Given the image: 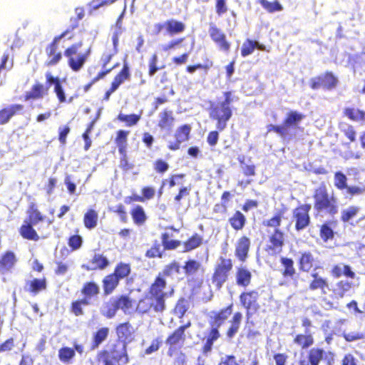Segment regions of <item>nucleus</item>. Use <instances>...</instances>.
I'll return each instance as SVG.
<instances>
[{
  "mask_svg": "<svg viewBox=\"0 0 365 365\" xmlns=\"http://www.w3.org/2000/svg\"><path fill=\"white\" fill-rule=\"evenodd\" d=\"M286 208L279 210L272 217L264 220L262 225L267 228H273L272 232L267 231V239L264 247L269 256L276 257L282 253L287 243V235L280 228L286 212Z\"/></svg>",
  "mask_w": 365,
  "mask_h": 365,
  "instance_id": "obj_1",
  "label": "nucleus"
},
{
  "mask_svg": "<svg viewBox=\"0 0 365 365\" xmlns=\"http://www.w3.org/2000/svg\"><path fill=\"white\" fill-rule=\"evenodd\" d=\"M222 101H210L207 109L209 118L215 122V127L220 130H224L227 127V123L232 116V103L238 99L233 91L223 92Z\"/></svg>",
  "mask_w": 365,
  "mask_h": 365,
  "instance_id": "obj_2",
  "label": "nucleus"
},
{
  "mask_svg": "<svg viewBox=\"0 0 365 365\" xmlns=\"http://www.w3.org/2000/svg\"><path fill=\"white\" fill-rule=\"evenodd\" d=\"M312 197L316 215H327L334 217L338 214V200L334 195L329 194L324 183H322L314 190Z\"/></svg>",
  "mask_w": 365,
  "mask_h": 365,
  "instance_id": "obj_3",
  "label": "nucleus"
},
{
  "mask_svg": "<svg viewBox=\"0 0 365 365\" xmlns=\"http://www.w3.org/2000/svg\"><path fill=\"white\" fill-rule=\"evenodd\" d=\"M82 298L73 300L69 307V312L75 317L84 315V308L93 304L100 294V287L94 281L84 282L80 289Z\"/></svg>",
  "mask_w": 365,
  "mask_h": 365,
  "instance_id": "obj_4",
  "label": "nucleus"
},
{
  "mask_svg": "<svg viewBox=\"0 0 365 365\" xmlns=\"http://www.w3.org/2000/svg\"><path fill=\"white\" fill-rule=\"evenodd\" d=\"M305 118V115L297 110L289 111L281 125L269 124L267 125V132L277 133L282 140L289 142L295 137L292 130L298 128V125Z\"/></svg>",
  "mask_w": 365,
  "mask_h": 365,
  "instance_id": "obj_5",
  "label": "nucleus"
},
{
  "mask_svg": "<svg viewBox=\"0 0 365 365\" xmlns=\"http://www.w3.org/2000/svg\"><path fill=\"white\" fill-rule=\"evenodd\" d=\"M82 46L83 42L78 41L71 44L64 50L67 64L71 70L74 72H78L83 68L91 53V48L81 51Z\"/></svg>",
  "mask_w": 365,
  "mask_h": 365,
  "instance_id": "obj_6",
  "label": "nucleus"
},
{
  "mask_svg": "<svg viewBox=\"0 0 365 365\" xmlns=\"http://www.w3.org/2000/svg\"><path fill=\"white\" fill-rule=\"evenodd\" d=\"M165 309V300L148 294V292L138 300L135 306V312L142 315L149 314L151 312L162 314Z\"/></svg>",
  "mask_w": 365,
  "mask_h": 365,
  "instance_id": "obj_7",
  "label": "nucleus"
},
{
  "mask_svg": "<svg viewBox=\"0 0 365 365\" xmlns=\"http://www.w3.org/2000/svg\"><path fill=\"white\" fill-rule=\"evenodd\" d=\"M233 268L232 260L230 258L220 257L213 269L211 276V282L215 289L219 291L223 284L228 280L229 276Z\"/></svg>",
  "mask_w": 365,
  "mask_h": 365,
  "instance_id": "obj_8",
  "label": "nucleus"
},
{
  "mask_svg": "<svg viewBox=\"0 0 365 365\" xmlns=\"http://www.w3.org/2000/svg\"><path fill=\"white\" fill-rule=\"evenodd\" d=\"M334 185L336 190L344 191V197L346 200H351L354 197L362 195L365 193V186L348 185V178L341 171L334 173Z\"/></svg>",
  "mask_w": 365,
  "mask_h": 365,
  "instance_id": "obj_9",
  "label": "nucleus"
},
{
  "mask_svg": "<svg viewBox=\"0 0 365 365\" xmlns=\"http://www.w3.org/2000/svg\"><path fill=\"white\" fill-rule=\"evenodd\" d=\"M260 294L257 289H246L239 295L240 305L245 309L247 319L252 314L258 312L261 307L259 303Z\"/></svg>",
  "mask_w": 365,
  "mask_h": 365,
  "instance_id": "obj_10",
  "label": "nucleus"
},
{
  "mask_svg": "<svg viewBox=\"0 0 365 365\" xmlns=\"http://www.w3.org/2000/svg\"><path fill=\"white\" fill-rule=\"evenodd\" d=\"M61 39L54 36L44 49L45 61L44 66L48 68L56 66L63 61L64 51L60 48Z\"/></svg>",
  "mask_w": 365,
  "mask_h": 365,
  "instance_id": "obj_11",
  "label": "nucleus"
},
{
  "mask_svg": "<svg viewBox=\"0 0 365 365\" xmlns=\"http://www.w3.org/2000/svg\"><path fill=\"white\" fill-rule=\"evenodd\" d=\"M339 79L332 71H327L323 73L310 78L309 85L312 90L322 88L325 91H332L339 85Z\"/></svg>",
  "mask_w": 365,
  "mask_h": 365,
  "instance_id": "obj_12",
  "label": "nucleus"
},
{
  "mask_svg": "<svg viewBox=\"0 0 365 365\" xmlns=\"http://www.w3.org/2000/svg\"><path fill=\"white\" fill-rule=\"evenodd\" d=\"M131 78V71L128 63L125 61L121 69L115 74L112 80L109 88L106 91L102 101L107 102L110 100V96L115 93L120 86Z\"/></svg>",
  "mask_w": 365,
  "mask_h": 365,
  "instance_id": "obj_13",
  "label": "nucleus"
},
{
  "mask_svg": "<svg viewBox=\"0 0 365 365\" xmlns=\"http://www.w3.org/2000/svg\"><path fill=\"white\" fill-rule=\"evenodd\" d=\"M323 359H327V365H332L334 361V354L324 349L313 347L307 351V359H301L298 365H319Z\"/></svg>",
  "mask_w": 365,
  "mask_h": 365,
  "instance_id": "obj_14",
  "label": "nucleus"
},
{
  "mask_svg": "<svg viewBox=\"0 0 365 365\" xmlns=\"http://www.w3.org/2000/svg\"><path fill=\"white\" fill-rule=\"evenodd\" d=\"M311 205L302 204L297 206L292 211V220L294 222V230L299 232L308 227L311 223L309 212Z\"/></svg>",
  "mask_w": 365,
  "mask_h": 365,
  "instance_id": "obj_15",
  "label": "nucleus"
},
{
  "mask_svg": "<svg viewBox=\"0 0 365 365\" xmlns=\"http://www.w3.org/2000/svg\"><path fill=\"white\" fill-rule=\"evenodd\" d=\"M168 283L165 279L161 276H156L148 289V294L153 296L160 297L166 301L174 294V289L171 288L169 291H166Z\"/></svg>",
  "mask_w": 365,
  "mask_h": 365,
  "instance_id": "obj_16",
  "label": "nucleus"
},
{
  "mask_svg": "<svg viewBox=\"0 0 365 365\" xmlns=\"http://www.w3.org/2000/svg\"><path fill=\"white\" fill-rule=\"evenodd\" d=\"M297 265L300 272L307 273L320 268L317 257L310 250H304L299 253Z\"/></svg>",
  "mask_w": 365,
  "mask_h": 365,
  "instance_id": "obj_17",
  "label": "nucleus"
},
{
  "mask_svg": "<svg viewBox=\"0 0 365 365\" xmlns=\"http://www.w3.org/2000/svg\"><path fill=\"white\" fill-rule=\"evenodd\" d=\"M51 84H45L36 81L31 86L30 90L26 91L24 95V100L25 101L39 100L45 98L49 94Z\"/></svg>",
  "mask_w": 365,
  "mask_h": 365,
  "instance_id": "obj_18",
  "label": "nucleus"
},
{
  "mask_svg": "<svg viewBox=\"0 0 365 365\" xmlns=\"http://www.w3.org/2000/svg\"><path fill=\"white\" fill-rule=\"evenodd\" d=\"M209 34L212 41L220 51L225 53L230 51L231 43L227 39L225 34L216 25L212 24L209 28Z\"/></svg>",
  "mask_w": 365,
  "mask_h": 365,
  "instance_id": "obj_19",
  "label": "nucleus"
},
{
  "mask_svg": "<svg viewBox=\"0 0 365 365\" xmlns=\"http://www.w3.org/2000/svg\"><path fill=\"white\" fill-rule=\"evenodd\" d=\"M185 334H183L178 328L171 332L165 339V344L168 346L167 354L172 357L177 349H180L185 341Z\"/></svg>",
  "mask_w": 365,
  "mask_h": 365,
  "instance_id": "obj_20",
  "label": "nucleus"
},
{
  "mask_svg": "<svg viewBox=\"0 0 365 365\" xmlns=\"http://www.w3.org/2000/svg\"><path fill=\"white\" fill-rule=\"evenodd\" d=\"M75 12L76 16H71L69 19V25L63 31L61 34L55 36L59 39H62L66 36H68V40H72L74 37V35L72 34L73 31L77 29L79 26V22L85 16V10L83 7H77L75 9Z\"/></svg>",
  "mask_w": 365,
  "mask_h": 365,
  "instance_id": "obj_21",
  "label": "nucleus"
},
{
  "mask_svg": "<svg viewBox=\"0 0 365 365\" xmlns=\"http://www.w3.org/2000/svg\"><path fill=\"white\" fill-rule=\"evenodd\" d=\"M25 113L24 106L20 103L9 105L0 109V125L7 124L10 120Z\"/></svg>",
  "mask_w": 365,
  "mask_h": 365,
  "instance_id": "obj_22",
  "label": "nucleus"
},
{
  "mask_svg": "<svg viewBox=\"0 0 365 365\" xmlns=\"http://www.w3.org/2000/svg\"><path fill=\"white\" fill-rule=\"evenodd\" d=\"M110 262L108 258L103 254L95 253L87 264H83L81 268L86 271L103 270Z\"/></svg>",
  "mask_w": 365,
  "mask_h": 365,
  "instance_id": "obj_23",
  "label": "nucleus"
},
{
  "mask_svg": "<svg viewBox=\"0 0 365 365\" xmlns=\"http://www.w3.org/2000/svg\"><path fill=\"white\" fill-rule=\"evenodd\" d=\"M191 126L188 124H184L179 126L175 133V141L168 145V148L171 150H176L180 148L182 143L187 141L190 138Z\"/></svg>",
  "mask_w": 365,
  "mask_h": 365,
  "instance_id": "obj_24",
  "label": "nucleus"
},
{
  "mask_svg": "<svg viewBox=\"0 0 365 365\" xmlns=\"http://www.w3.org/2000/svg\"><path fill=\"white\" fill-rule=\"evenodd\" d=\"M251 246L250 239L246 236H241L237 241L235 249V255L241 262H246L249 256Z\"/></svg>",
  "mask_w": 365,
  "mask_h": 365,
  "instance_id": "obj_25",
  "label": "nucleus"
},
{
  "mask_svg": "<svg viewBox=\"0 0 365 365\" xmlns=\"http://www.w3.org/2000/svg\"><path fill=\"white\" fill-rule=\"evenodd\" d=\"M233 304L231 303L225 308L214 312L209 321L210 326L217 329L222 326L232 312Z\"/></svg>",
  "mask_w": 365,
  "mask_h": 365,
  "instance_id": "obj_26",
  "label": "nucleus"
},
{
  "mask_svg": "<svg viewBox=\"0 0 365 365\" xmlns=\"http://www.w3.org/2000/svg\"><path fill=\"white\" fill-rule=\"evenodd\" d=\"M338 225L337 220H329L323 222L319 227V235L324 242L334 240L336 232L335 227Z\"/></svg>",
  "mask_w": 365,
  "mask_h": 365,
  "instance_id": "obj_27",
  "label": "nucleus"
},
{
  "mask_svg": "<svg viewBox=\"0 0 365 365\" xmlns=\"http://www.w3.org/2000/svg\"><path fill=\"white\" fill-rule=\"evenodd\" d=\"M354 284L351 282L345 279L339 280L335 286L331 289L330 297L333 300H339L348 295L351 290Z\"/></svg>",
  "mask_w": 365,
  "mask_h": 365,
  "instance_id": "obj_28",
  "label": "nucleus"
},
{
  "mask_svg": "<svg viewBox=\"0 0 365 365\" xmlns=\"http://www.w3.org/2000/svg\"><path fill=\"white\" fill-rule=\"evenodd\" d=\"M141 195L138 194H133L125 198L126 204H130L133 202H144L150 200L155 197V189L152 186H144L141 188Z\"/></svg>",
  "mask_w": 365,
  "mask_h": 365,
  "instance_id": "obj_29",
  "label": "nucleus"
},
{
  "mask_svg": "<svg viewBox=\"0 0 365 365\" xmlns=\"http://www.w3.org/2000/svg\"><path fill=\"white\" fill-rule=\"evenodd\" d=\"M24 289L32 295H37L47 289V279L45 277L41 278H33L27 280Z\"/></svg>",
  "mask_w": 365,
  "mask_h": 365,
  "instance_id": "obj_30",
  "label": "nucleus"
},
{
  "mask_svg": "<svg viewBox=\"0 0 365 365\" xmlns=\"http://www.w3.org/2000/svg\"><path fill=\"white\" fill-rule=\"evenodd\" d=\"M47 84L54 86L53 91L56 95L58 103H63L66 101V93L61 80L58 77L54 76L50 72H46L45 74Z\"/></svg>",
  "mask_w": 365,
  "mask_h": 365,
  "instance_id": "obj_31",
  "label": "nucleus"
},
{
  "mask_svg": "<svg viewBox=\"0 0 365 365\" xmlns=\"http://www.w3.org/2000/svg\"><path fill=\"white\" fill-rule=\"evenodd\" d=\"M311 277L312 279L309 282L308 289L311 292L319 290L322 293L325 294L326 289L329 288L328 279L320 276L316 272L311 273Z\"/></svg>",
  "mask_w": 365,
  "mask_h": 365,
  "instance_id": "obj_32",
  "label": "nucleus"
},
{
  "mask_svg": "<svg viewBox=\"0 0 365 365\" xmlns=\"http://www.w3.org/2000/svg\"><path fill=\"white\" fill-rule=\"evenodd\" d=\"M35 225V224L31 223L29 221L24 220L19 228V233L20 236L26 240L34 242L38 241L40 237L34 228Z\"/></svg>",
  "mask_w": 365,
  "mask_h": 365,
  "instance_id": "obj_33",
  "label": "nucleus"
},
{
  "mask_svg": "<svg viewBox=\"0 0 365 365\" xmlns=\"http://www.w3.org/2000/svg\"><path fill=\"white\" fill-rule=\"evenodd\" d=\"M279 262L282 267L281 274L284 279H294L297 275V269L294 267V260L287 257H281Z\"/></svg>",
  "mask_w": 365,
  "mask_h": 365,
  "instance_id": "obj_34",
  "label": "nucleus"
},
{
  "mask_svg": "<svg viewBox=\"0 0 365 365\" xmlns=\"http://www.w3.org/2000/svg\"><path fill=\"white\" fill-rule=\"evenodd\" d=\"M219 329L216 327H210V330L205 334L203 339L205 342L202 346L201 351L204 354H207L212 349L214 343L220 337Z\"/></svg>",
  "mask_w": 365,
  "mask_h": 365,
  "instance_id": "obj_35",
  "label": "nucleus"
},
{
  "mask_svg": "<svg viewBox=\"0 0 365 365\" xmlns=\"http://www.w3.org/2000/svg\"><path fill=\"white\" fill-rule=\"evenodd\" d=\"M330 273L334 278H339L341 276L351 279L356 278L355 272L349 264H334L331 269Z\"/></svg>",
  "mask_w": 365,
  "mask_h": 365,
  "instance_id": "obj_36",
  "label": "nucleus"
},
{
  "mask_svg": "<svg viewBox=\"0 0 365 365\" xmlns=\"http://www.w3.org/2000/svg\"><path fill=\"white\" fill-rule=\"evenodd\" d=\"M252 273L251 272L244 266L237 267L235 272V281L236 284L239 287H247L252 282Z\"/></svg>",
  "mask_w": 365,
  "mask_h": 365,
  "instance_id": "obj_37",
  "label": "nucleus"
},
{
  "mask_svg": "<svg viewBox=\"0 0 365 365\" xmlns=\"http://www.w3.org/2000/svg\"><path fill=\"white\" fill-rule=\"evenodd\" d=\"M174 123L175 118L171 110L165 108L160 113L158 126L161 130H170Z\"/></svg>",
  "mask_w": 365,
  "mask_h": 365,
  "instance_id": "obj_38",
  "label": "nucleus"
},
{
  "mask_svg": "<svg viewBox=\"0 0 365 365\" xmlns=\"http://www.w3.org/2000/svg\"><path fill=\"white\" fill-rule=\"evenodd\" d=\"M130 133L129 130H118L116 132V136L115 138V143L118 147V153L123 155H126L127 147H128V137Z\"/></svg>",
  "mask_w": 365,
  "mask_h": 365,
  "instance_id": "obj_39",
  "label": "nucleus"
},
{
  "mask_svg": "<svg viewBox=\"0 0 365 365\" xmlns=\"http://www.w3.org/2000/svg\"><path fill=\"white\" fill-rule=\"evenodd\" d=\"M182 269L186 277L194 276L200 272H204L202 264L195 259L186 260L182 266Z\"/></svg>",
  "mask_w": 365,
  "mask_h": 365,
  "instance_id": "obj_40",
  "label": "nucleus"
},
{
  "mask_svg": "<svg viewBox=\"0 0 365 365\" xmlns=\"http://www.w3.org/2000/svg\"><path fill=\"white\" fill-rule=\"evenodd\" d=\"M26 213L28 217L25 220L35 225L43 222L46 218V216L38 210L37 205L34 202L30 203Z\"/></svg>",
  "mask_w": 365,
  "mask_h": 365,
  "instance_id": "obj_41",
  "label": "nucleus"
},
{
  "mask_svg": "<svg viewBox=\"0 0 365 365\" xmlns=\"http://www.w3.org/2000/svg\"><path fill=\"white\" fill-rule=\"evenodd\" d=\"M120 282L111 273L106 275L102 279L103 293L104 295L111 294L118 287Z\"/></svg>",
  "mask_w": 365,
  "mask_h": 365,
  "instance_id": "obj_42",
  "label": "nucleus"
},
{
  "mask_svg": "<svg viewBox=\"0 0 365 365\" xmlns=\"http://www.w3.org/2000/svg\"><path fill=\"white\" fill-rule=\"evenodd\" d=\"M182 244L183 246V252H189L198 248L203 244V237L201 235L195 232L189 237Z\"/></svg>",
  "mask_w": 365,
  "mask_h": 365,
  "instance_id": "obj_43",
  "label": "nucleus"
},
{
  "mask_svg": "<svg viewBox=\"0 0 365 365\" xmlns=\"http://www.w3.org/2000/svg\"><path fill=\"white\" fill-rule=\"evenodd\" d=\"M166 26V34L173 36L184 32L185 24L174 19H170L165 21Z\"/></svg>",
  "mask_w": 365,
  "mask_h": 365,
  "instance_id": "obj_44",
  "label": "nucleus"
},
{
  "mask_svg": "<svg viewBox=\"0 0 365 365\" xmlns=\"http://www.w3.org/2000/svg\"><path fill=\"white\" fill-rule=\"evenodd\" d=\"M109 334V328L101 327L96 330L93 334L92 340L91 344V350H95L99 347V346L105 341Z\"/></svg>",
  "mask_w": 365,
  "mask_h": 365,
  "instance_id": "obj_45",
  "label": "nucleus"
},
{
  "mask_svg": "<svg viewBox=\"0 0 365 365\" xmlns=\"http://www.w3.org/2000/svg\"><path fill=\"white\" fill-rule=\"evenodd\" d=\"M17 259L15 254L7 251L0 257V271L5 272L10 271L15 265Z\"/></svg>",
  "mask_w": 365,
  "mask_h": 365,
  "instance_id": "obj_46",
  "label": "nucleus"
},
{
  "mask_svg": "<svg viewBox=\"0 0 365 365\" xmlns=\"http://www.w3.org/2000/svg\"><path fill=\"white\" fill-rule=\"evenodd\" d=\"M242 319V314L236 312L230 321V327L226 331V336L228 339H232L238 332Z\"/></svg>",
  "mask_w": 365,
  "mask_h": 365,
  "instance_id": "obj_47",
  "label": "nucleus"
},
{
  "mask_svg": "<svg viewBox=\"0 0 365 365\" xmlns=\"http://www.w3.org/2000/svg\"><path fill=\"white\" fill-rule=\"evenodd\" d=\"M228 222L234 230L240 231L245 227L247 219L242 212L240 210H236L233 215L229 217Z\"/></svg>",
  "mask_w": 365,
  "mask_h": 365,
  "instance_id": "obj_48",
  "label": "nucleus"
},
{
  "mask_svg": "<svg viewBox=\"0 0 365 365\" xmlns=\"http://www.w3.org/2000/svg\"><path fill=\"white\" fill-rule=\"evenodd\" d=\"M118 311L115 297H110L108 301L104 302L102 305L101 314L108 319L114 317Z\"/></svg>",
  "mask_w": 365,
  "mask_h": 365,
  "instance_id": "obj_49",
  "label": "nucleus"
},
{
  "mask_svg": "<svg viewBox=\"0 0 365 365\" xmlns=\"http://www.w3.org/2000/svg\"><path fill=\"white\" fill-rule=\"evenodd\" d=\"M232 195L230 191H224L221 195L220 202L214 205L213 212L217 214L225 215L228 211L229 202L231 200Z\"/></svg>",
  "mask_w": 365,
  "mask_h": 365,
  "instance_id": "obj_50",
  "label": "nucleus"
},
{
  "mask_svg": "<svg viewBox=\"0 0 365 365\" xmlns=\"http://www.w3.org/2000/svg\"><path fill=\"white\" fill-rule=\"evenodd\" d=\"M293 342L302 349H307L314 344V339L311 333L305 332L304 334H297L294 336Z\"/></svg>",
  "mask_w": 365,
  "mask_h": 365,
  "instance_id": "obj_51",
  "label": "nucleus"
},
{
  "mask_svg": "<svg viewBox=\"0 0 365 365\" xmlns=\"http://www.w3.org/2000/svg\"><path fill=\"white\" fill-rule=\"evenodd\" d=\"M118 309L125 314L130 313L134 307V300L128 294H120L115 297Z\"/></svg>",
  "mask_w": 365,
  "mask_h": 365,
  "instance_id": "obj_52",
  "label": "nucleus"
},
{
  "mask_svg": "<svg viewBox=\"0 0 365 365\" xmlns=\"http://www.w3.org/2000/svg\"><path fill=\"white\" fill-rule=\"evenodd\" d=\"M76 356L75 349L68 346H62L58 349V357L63 364H71Z\"/></svg>",
  "mask_w": 365,
  "mask_h": 365,
  "instance_id": "obj_53",
  "label": "nucleus"
},
{
  "mask_svg": "<svg viewBox=\"0 0 365 365\" xmlns=\"http://www.w3.org/2000/svg\"><path fill=\"white\" fill-rule=\"evenodd\" d=\"M98 214L93 209H88L84 214L83 222L86 228L92 230L98 225Z\"/></svg>",
  "mask_w": 365,
  "mask_h": 365,
  "instance_id": "obj_54",
  "label": "nucleus"
},
{
  "mask_svg": "<svg viewBox=\"0 0 365 365\" xmlns=\"http://www.w3.org/2000/svg\"><path fill=\"white\" fill-rule=\"evenodd\" d=\"M130 215L133 222L137 225H143L147 220V215L143 207L137 205L130 210Z\"/></svg>",
  "mask_w": 365,
  "mask_h": 365,
  "instance_id": "obj_55",
  "label": "nucleus"
},
{
  "mask_svg": "<svg viewBox=\"0 0 365 365\" xmlns=\"http://www.w3.org/2000/svg\"><path fill=\"white\" fill-rule=\"evenodd\" d=\"M343 113L352 121H365V111L363 110L347 107L344 109Z\"/></svg>",
  "mask_w": 365,
  "mask_h": 365,
  "instance_id": "obj_56",
  "label": "nucleus"
},
{
  "mask_svg": "<svg viewBox=\"0 0 365 365\" xmlns=\"http://www.w3.org/2000/svg\"><path fill=\"white\" fill-rule=\"evenodd\" d=\"M180 272V264L177 261L173 260L169 264H166L162 272H159L157 276H161L163 279H165V277H171L173 274H178Z\"/></svg>",
  "mask_w": 365,
  "mask_h": 365,
  "instance_id": "obj_57",
  "label": "nucleus"
},
{
  "mask_svg": "<svg viewBox=\"0 0 365 365\" xmlns=\"http://www.w3.org/2000/svg\"><path fill=\"white\" fill-rule=\"evenodd\" d=\"M141 118V113L135 114H124L120 113L117 115V120L120 122L124 123L127 127H133L137 125Z\"/></svg>",
  "mask_w": 365,
  "mask_h": 365,
  "instance_id": "obj_58",
  "label": "nucleus"
},
{
  "mask_svg": "<svg viewBox=\"0 0 365 365\" xmlns=\"http://www.w3.org/2000/svg\"><path fill=\"white\" fill-rule=\"evenodd\" d=\"M131 272V267L129 264L119 262L111 273L120 282L121 279L128 277Z\"/></svg>",
  "mask_w": 365,
  "mask_h": 365,
  "instance_id": "obj_59",
  "label": "nucleus"
},
{
  "mask_svg": "<svg viewBox=\"0 0 365 365\" xmlns=\"http://www.w3.org/2000/svg\"><path fill=\"white\" fill-rule=\"evenodd\" d=\"M257 2L268 13H274L283 10V6L278 0H274L273 1H269L267 0H258Z\"/></svg>",
  "mask_w": 365,
  "mask_h": 365,
  "instance_id": "obj_60",
  "label": "nucleus"
},
{
  "mask_svg": "<svg viewBox=\"0 0 365 365\" xmlns=\"http://www.w3.org/2000/svg\"><path fill=\"white\" fill-rule=\"evenodd\" d=\"M161 242L164 250H175L182 244L180 240H170V235L168 232L162 233Z\"/></svg>",
  "mask_w": 365,
  "mask_h": 365,
  "instance_id": "obj_61",
  "label": "nucleus"
},
{
  "mask_svg": "<svg viewBox=\"0 0 365 365\" xmlns=\"http://www.w3.org/2000/svg\"><path fill=\"white\" fill-rule=\"evenodd\" d=\"M161 242L164 250H175L182 244L180 240H170V235L168 232L162 233Z\"/></svg>",
  "mask_w": 365,
  "mask_h": 365,
  "instance_id": "obj_62",
  "label": "nucleus"
},
{
  "mask_svg": "<svg viewBox=\"0 0 365 365\" xmlns=\"http://www.w3.org/2000/svg\"><path fill=\"white\" fill-rule=\"evenodd\" d=\"M161 242L164 250H175L182 244L180 240H170V235L168 232L162 233Z\"/></svg>",
  "mask_w": 365,
  "mask_h": 365,
  "instance_id": "obj_63",
  "label": "nucleus"
},
{
  "mask_svg": "<svg viewBox=\"0 0 365 365\" xmlns=\"http://www.w3.org/2000/svg\"><path fill=\"white\" fill-rule=\"evenodd\" d=\"M164 250L161 248V245L158 240H155L150 249L145 252V257L150 259L162 258Z\"/></svg>",
  "mask_w": 365,
  "mask_h": 365,
  "instance_id": "obj_64",
  "label": "nucleus"
}]
</instances>
